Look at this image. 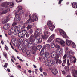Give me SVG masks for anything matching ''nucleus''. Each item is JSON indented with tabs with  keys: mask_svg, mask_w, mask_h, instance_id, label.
Listing matches in <instances>:
<instances>
[{
	"mask_svg": "<svg viewBox=\"0 0 77 77\" xmlns=\"http://www.w3.org/2000/svg\"><path fill=\"white\" fill-rule=\"evenodd\" d=\"M31 16V15H29L28 19L24 24V25H25L26 24H28L29 22L32 23L38 20V17H37L36 15L33 14L32 15V17Z\"/></svg>",
	"mask_w": 77,
	"mask_h": 77,
	"instance_id": "1",
	"label": "nucleus"
},
{
	"mask_svg": "<svg viewBox=\"0 0 77 77\" xmlns=\"http://www.w3.org/2000/svg\"><path fill=\"white\" fill-rule=\"evenodd\" d=\"M29 45L30 46V47H32V49L33 50H39L42 46L41 45H38L37 46H33V42H30L28 43Z\"/></svg>",
	"mask_w": 77,
	"mask_h": 77,
	"instance_id": "2",
	"label": "nucleus"
},
{
	"mask_svg": "<svg viewBox=\"0 0 77 77\" xmlns=\"http://www.w3.org/2000/svg\"><path fill=\"white\" fill-rule=\"evenodd\" d=\"M55 63L54 61L53 60H50L46 61L45 65L47 66H49L50 67L52 66L53 65H54Z\"/></svg>",
	"mask_w": 77,
	"mask_h": 77,
	"instance_id": "3",
	"label": "nucleus"
},
{
	"mask_svg": "<svg viewBox=\"0 0 77 77\" xmlns=\"http://www.w3.org/2000/svg\"><path fill=\"white\" fill-rule=\"evenodd\" d=\"M10 11V9L8 7H7L5 8L0 9V15H3L7 13V12Z\"/></svg>",
	"mask_w": 77,
	"mask_h": 77,
	"instance_id": "4",
	"label": "nucleus"
},
{
	"mask_svg": "<svg viewBox=\"0 0 77 77\" xmlns=\"http://www.w3.org/2000/svg\"><path fill=\"white\" fill-rule=\"evenodd\" d=\"M59 32L60 35H61L64 38H65L66 39L68 38V37L67 36V35H66L65 32L63 30L60 29Z\"/></svg>",
	"mask_w": 77,
	"mask_h": 77,
	"instance_id": "5",
	"label": "nucleus"
},
{
	"mask_svg": "<svg viewBox=\"0 0 77 77\" xmlns=\"http://www.w3.org/2000/svg\"><path fill=\"white\" fill-rule=\"evenodd\" d=\"M42 31H41V29H38L35 31L34 34V36H35V37H37L39 35L42 34Z\"/></svg>",
	"mask_w": 77,
	"mask_h": 77,
	"instance_id": "6",
	"label": "nucleus"
},
{
	"mask_svg": "<svg viewBox=\"0 0 77 77\" xmlns=\"http://www.w3.org/2000/svg\"><path fill=\"white\" fill-rule=\"evenodd\" d=\"M51 56L53 58H55V59H58L59 57V56L57 54L56 52L53 51L51 53Z\"/></svg>",
	"mask_w": 77,
	"mask_h": 77,
	"instance_id": "7",
	"label": "nucleus"
},
{
	"mask_svg": "<svg viewBox=\"0 0 77 77\" xmlns=\"http://www.w3.org/2000/svg\"><path fill=\"white\" fill-rule=\"evenodd\" d=\"M20 21V16L19 14H17L15 15L14 22L18 23Z\"/></svg>",
	"mask_w": 77,
	"mask_h": 77,
	"instance_id": "8",
	"label": "nucleus"
},
{
	"mask_svg": "<svg viewBox=\"0 0 77 77\" xmlns=\"http://www.w3.org/2000/svg\"><path fill=\"white\" fill-rule=\"evenodd\" d=\"M56 41L57 42H59L63 47H64L65 45V42L63 40H62L59 38H57L56 39Z\"/></svg>",
	"mask_w": 77,
	"mask_h": 77,
	"instance_id": "9",
	"label": "nucleus"
},
{
	"mask_svg": "<svg viewBox=\"0 0 77 77\" xmlns=\"http://www.w3.org/2000/svg\"><path fill=\"white\" fill-rule=\"evenodd\" d=\"M70 62L72 63L73 62L74 63H75L77 59L75 57L72 56L70 58Z\"/></svg>",
	"mask_w": 77,
	"mask_h": 77,
	"instance_id": "10",
	"label": "nucleus"
},
{
	"mask_svg": "<svg viewBox=\"0 0 77 77\" xmlns=\"http://www.w3.org/2000/svg\"><path fill=\"white\" fill-rule=\"evenodd\" d=\"M60 51L58 50H57L56 51V53L59 56L60 55H62V53H63V49L62 48H60Z\"/></svg>",
	"mask_w": 77,
	"mask_h": 77,
	"instance_id": "11",
	"label": "nucleus"
},
{
	"mask_svg": "<svg viewBox=\"0 0 77 77\" xmlns=\"http://www.w3.org/2000/svg\"><path fill=\"white\" fill-rule=\"evenodd\" d=\"M10 20L9 17H7L5 16L4 18L2 20L3 23H7V22L9 21Z\"/></svg>",
	"mask_w": 77,
	"mask_h": 77,
	"instance_id": "12",
	"label": "nucleus"
},
{
	"mask_svg": "<svg viewBox=\"0 0 77 77\" xmlns=\"http://www.w3.org/2000/svg\"><path fill=\"white\" fill-rule=\"evenodd\" d=\"M10 27V24L9 23H6L3 27V29L4 30H8Z\"/></svg>",
	"mask_w": 77,
	"mask_h": 77,
	"instance_id": "13",
	"label": "nucleus"
},
{
	"mask_svg": "<svg viewBox=\"0 0 77 77\" xmlns=\"http://www.w3.org/2000/svg\"><path fill=\"white\" fill-rule=\"evenodd\" d=\"M55 36V34H52L49 38L48 40V42H51L52 40L54 39V37Z\"/></svg>",
	"mask_w": 77,
	"mask_h": 77,
	"instance_id": "14",
	"label": "nucleus"
},
{
	"mask_svg": "<svg viewBox=\"0 0 77 77\" xmlns=\"http://www.w3.org/2000/svg\"><path fill=\"white\" fill-rule=\"evenodd\" d=\"M66 43L68 46H70V45L72 43V42L71 41L66 40Z\"/></svg>",
	"mask_w": 77,
	"mask_h": 77,
	"instance_id": "15",
	"label": "nucleus"
},
{
	"mask_svg": "<svg viewBox=\"0 0 77 77\" xmlns=\"http://www.w3.org/2000/svg\"><path fill=\"white\" fill-rule=\"evenodd\" d=\"M72 7L75 9H76L77 8V2H73L72 3Z\"/></svg>",
	"mask_w": 77,
	"mask_h": 77,
	"instance_id": "16",
	"label": "nucleus"
},
{
	"mask_svg": "<svg viewBox=\"0 0 77 77\" xmlns=\"http://www.w3.org/2000/svg\"><path fill=\"white\" fill-rule=\"evenodd\" d=\"M40 56L41 59H44V58H45L46 56H45V53H40Z\"/></svg>",
	"mask_w": 77,
	"mask_h": 77,
	"instance_id": "17",
	"label": "nucleus"
},
{
	"mask_svg": "<svg viewBox=\"0 0 77 77\" xmlns=\"http://www.w3.org/2000/svg\"><path fill=\"white\" fill-rule=\"evenodd\" d=\"M52 73L54 75H56L57 74V70L56 69H53L52 70Z\"/></svg>",
	"mask_w": 77,
	"mask_h": 77,
	"instance_id": "18",
	"label": "nucleus"
},
{
	"mask_svg": "<svg viewBox=\"0 0 77 77\" xmlns=\"http://www.w3.org/2000/svg\"><path fill=\"white\" fill-rule=\"evenodd\" d=\"M41 37L43 38V39H44V40H45V39H47L48 38V35H41Z\"/></svg>",
	"mask_w": 77,
	"mask_h": 77,
	"instance_id": "19",
	"label": "nucleus"
},
{
	"mask_svg": "<svg viewBox=\"0 0 77 77\" xmlns=\"http://www.w3.org/2000/svg\"><path fill=\"white\" fill-rule=\"evenodd\" d=\"M14 30V28H11L10 30H9L8 32V35H12V33H13V32Z\"/></svg>",
	"mask_w": 77,
	"mask_h": 77,
	"instance_id": "20",
	"label": "nucleus"
},
{
	"mask_svg": "<svg viewBox=\"0 0 77 77\" xmlns=\"http://www.w3.org/2000/svg\"><path fill=\"white\" fill-rule=\"evenodd\" d=\"M46 58H50V54L48 52H46L45 53Z\"/></svg>",
	"mask_w": 77,
	"mask_h": 77,
	"instance_id": "21",
	"label": "nucleus"
},
{
	"mask_svg": "<svg viewBox=\"0 0 77 77\" xmlns=\"http://www.w3.org/2000/svg\"><path fill=\"white\" fill-rule=\"evenodd\" d=\"M7 4L9 6H14V3L13 2H8Z\"/></svg>",
	"mask_w": 77,
	"mask_h": 77,
	"instance_id": "22",
	"label": "nucleus"
},
{
	"mask_svg": "<svg viewBox=\"0 0 77 77\" xmlns=\"http://www.w3.org/2000/svg\"><path fill=\"white\" fill-rule=\"evenodd\" d=\"M18 35L19 37H23L24 36V35H23V32H22L21 31L19 33Z\"/></svg>",
	"mask_w": 77,
	"mask_h": 77,
	"instance_id": "23",
	"label": "nucleus"
},
{
	"mask_svg": "<svg viewBox=\"0 0 77 77\" xmlns=\"http://www.w3.org/2000/svg\"><path fill=\"white\" fill-rule=\"evenodd\" d=\"M55 27V26H54L52 25L50 26H49V28L50 29V30L51 31H53L54 29V28Z\"/></svg>",
	"mask_w": 77,
	"mask_h": 77,
	"instance_id": "24",
	"label": "nucleus"
},
{
	"mask_svg": "<svg viewBox=\"0 0 77 77\" xmlns=\"http://www.w3.org/2000/svg\"><path fill=\"white\" fill-rule=\"evenodd\" d=\"M50 47V45L49 44H47L45 45L43 48V49H45V48H48Z\"/></svg>",
	"mask_w": 77,
	"mask_h": 77,
	"instance_id": "25",
	"label": "nucleus"
},
{
	"mask_svg": "<svg viewBox=\"0 0 77 77\" xmlns=\"http://www.w3.org/2000/svg\"><path fill=\"white\" fill-rule=\"evenodd\" d=\"M12 43L14 45H18V43H17V42H15V40L13 39L12 40Z\"/></svg>",
	"mask_w": 77,
	"mask_h": 77,
	"instance_id": "26",
	"label": "nucleus"
},
{
	"mask_svg": "<svg viewBox=\"0 0 77 77\" xmlns=\"http://www.w3.org/2000/svg\"><path fill=\"white\" fill-rule=\"evenodd\" d=\"M47 24L48 27L51 26L53 25H52V23H51V22L50 21H48Z\"/></svg>",
	"mask_w": 77,
	"mask_h": 77,
	"instance_id": "27",
	"label": "nucleus"
},
{
	"mask_svg": "<svg viewBox=\"0 0 77 77\" xmlns=\"http://www.w3.org/2000/svg\"><path fill=\"white\" fill-rule=\"evenodd\" d=\"M14 30H17V31H19L18 29H19V27H18L17 26H15L13 28Z\"/></svg>",
	"mask_w": 77,
	"mask_h": 77,
	"instance_id": "28",
	"label": "nucleus"
},
{
	"mask_svg": "<svg viewBox=\"0 0 77 77\" xmlns=\"http://www.w3.org/2000/svg\"><path fill=\"white\" fill-rule=\"evenodd\" d=\"M21 32H22L24 36H25V35H26V33H27V32L26 30H23Z\"/></svg>",
	"mask_w": 77,
	"mask_h": 77,
	"instance_id": "29",
	"label": "nucleus"
},
{
	"mask_svg": "<svg viewBox=\"0 0 77 77\" xmlns=\"http://www.w3.org/2000/svg\"><path fill=\"white\" fill-rule=\"evenodd\" d=\"M13 32L14 35H17L18 33V31L14 30Z\"/></svg>",
	"mask_w": 77,
	"mask_h": 77,
	"instance_id": "30",
	"label": "nucleus"
},
{
	"mask_svg": "<svg viewBox=\"0 0 77 77\" xmlns=\"http://www.w3.org/2000/svg\"><path fill=\"white\" fill-rule=\"evenodd\" d=\"M38 41V44H40L41 42H42V39L41 38H39L38 39H37Z\"/></svg>",
	"mask_w": 77,
	"mask_h": 77,
	"instance_id": "31",
	"label": "nucleus"
},
{
	"mask_svg": "<svg viewBox=\"0 0 77 77\" xmlns=\"http://www.w3.org/2000/svg\"><path fill=\"white\" fill-rule=\"evenodd\" d=\"M23 9V8L22 6L19 5L18 6V7L17 8V9H18V11H19L20 10H21Z\"/></svg>",
	"mask_w": 77,
	"mask_h": 77,
	"instance_id": "32",
	"label": "nucleus"
},
{
	"mask_svg": "<svg viewBox=\"0 0 77 77\" xmlns=\"http://www.w3.org/2000/svg\"><path fill=\"white\" fill-rule=\"evenodd\" d=\"M65 69L66 71L67 72H68L69 71V69L68 66H66L65 67Z\"/></svg>",
	"mask_w": 77,
	"mask_h": 77,
	"instance_id": "33",
	"label": "nucleus"
},
{
	"mask_svg": "<svg viewBox=\"0 0 77 77\" xmlns=\"http://www.w3.org/2000/svg\"><path fill=\"white\" fill-rule=\"evenodd\" d=\"M32 25H28L27 27V30H29V29H30L31 28H32Z\"/></svg>",
	"mask_w": 77,
	"mask_h": 77,
	"instance_id": "34",
	"label": "nucleus"
},
{
	"mask_svg": "<svg viewBox=\"0 0 77 77\" xmlns=\"http://www.w3.org/2000/svg\"><path fill=\"white\" fill-rule=\"evenodd\" d=\"M67 64L68 66H71V65H72V64L70 63L69 60V59H67Z\"/></svg>",
	"mask_w": 77,
	"mask_h": 77,
	"instance_id": "35",
	"label": "nucleus"
},
{
	"mask_svg": "<svg viewBox=\"0 0 77 77\" xmlns=\"http://www.w3.org/2000/svg\"><path fill=\"white\" fill-rule=\"evenodd\" d=\"M71 45L73 48H75V47H76V45H75V44L74 43H72H72Z\"/></svg>",
	"mask_w": 77,
	"mask_h": 77,
	"instance_id": "36",
	"label": "nucleus"
},
{
	"mask_svg": "<svg viewBox=\"0 0 77 77\" xmlns=\"http://www.w3.org/2000/svg\"><path fill=\"white\" fill-rule=\"evenodd\" d=\"M55 44L53 43H51V48H54Z\"/></svg>",
	"mask_w": 77,
	"mask_h": 77,
	"instance_id": "37",
	"label": "nucleus"
},
{
	"mask_svg": "<svg viewBox=\"0 0 77 77\" xmlns=\"http://www.w3.org/2000/svg\"><path fill=\"white\" fill-rule=\"evenodd\" d=\"M3 53L5 57V58H6L7 57V54L5 52H3Z\"/></svg>",
	"mask_w": 77,
	"mask_h": 77,
	"instance_id": "38",
	"label": "nucleus"
},
{
	"mask_svg": "<svg viewBox=\"0 0 77 77\" xmlns=\"http://www.w3.org/2000/svg\"><path fill=\"white\" fill-rule=\"evenodd\" d=\"M65 50V52H66L67 53H68V48L66 47Z\"/></svg>",
	"mask_w": 77,
	"mask_h": 77,
	"instance_id": "39",
	"label": "nucleus"
},
{
	"mask_svg": "<svg viewBox=\"0 0 77 77\" xmlns=\"http://www.w3.org/2000/svg\"><path fill=\"white\" fill-rule=\"evenodd\" d=\"M59 59L55 58V61H56L55 63L56 64H57V63H58V62H59Z\"/></svg>",
	"mask_w": 77,
	"mask_h": 77,
	"instance_id": "40",
	"label": "nucleus"
},
{
	"mask_svg": "<svg viewBox=\"0 0 77 77\" xmlns=\"http://www.w3.org/2000/svg\"><path fill=\"white\" fill-rule=\"evenodd\" d=\"M33 33V30H32V29H31L29 31V33H30V34H32V33Z\"/></svg>",
	"mask_w": 77,
	"mask_h": 77,
	"instance_id": "41",
	"label": "nucleus"
},
{
	"mask_svg": "<svg viewBox=\"0 0 77 77\" xmlns=\"http://www.w3.org/2000/svg\"><path fill=\"white\" fill-rule=\"evenodd\" d=\"M5 65H4V68H7V65H8L7 63H5Z\"/></svg>",
	"mask_w": 77,
	"mask_h": 77,
	"instance_id": "42",
	"label": "nucleus"
},
{
	"mask_svg": "<svg viewBox=\"0 0 77 77\" xmlns=\"http://www.w3.org/2000/svg\"><path fill=\"white\" fill-rule=\"evenodd\" d=\"M16 23V22H14L12 24V26H16V25H17V24Z\"/></svg>",
	"mask_w": 77,
	"mask_h": 77,
	"instance_id": "43",
	"label": "nucleus"
},
{
	"mask_svg": "<svg viewBox=\"0 0 77 77\" xmlns=\"http://www.w3.org/2000/svg\"><path fill=\"white\" fill-rule=\"evenodd\" d=\"M69 52H68L69 53V55L70 54H72V51L69 50Z\"/></svg>",
	"mask_w": 77,
	"mask_h": 77,
	"instance_id": "44",
	"label": "nucleus"
},
{
	"mask_svg": "<svg viewBox=\"0 0 77 77\" xmlns=\"http://www.w3.org/2000/svg\"><path fill=\"white\" fill-rule=\"evenodd\" d=\"M31 53V52H29V51H27L26 52V54L27 55H29V54H30Z\"/></svg>",
	"mask_w": 77,
	"mask_h": 77,
	"instance_id": "45",
	"label": "nucleus"
},
{
	"mask_svg": "<svg viewBox=\"0 0 77 77\" xmlns=\"http://www.w3.org/2000/svg\"><path fill=\"white\" fill-rule=\"evenodd\" d=\"M75 73V70L74 69H73L72 71V74H74Z\"/></svg>",
	"mask_w": 77,
	"mask_h": 77,
	"instance_id": "46",
	"label": "nucleus"
},
{
	"mask_svg": "<svg viewBox=\"0 0 77 77\" xmlns=\"http://www.w3.org/2000/svg\"><path fill=\"white\" fill-rule=\"evenodd\" d=\"M20 14H24V11L22 10H21L20 12Z\"/></svg>",
	"mask_w": 77,
	"mask_h": 77,
	"instance_id": "47",
	"label": "nucleus"
},
{
	"mask_svg": "<svg viewBox=\"0 0 77 77\" xmlns=\"http://www.w3.org/2000/svg\"><path fill=\"white\" fill-rule=\"evenodd\" d=\"M5 49L6 50H9V48H8V47L6 46V45H5Z\"/></svg>",
	"mask_w": 77,
	"mask_h": 77,
	"instance_id": "48",
	"label": "nucleus"
},
{
	"mask_svg": "<svg viewBox=\"0 0 77 77\" xmlns=\"http://www.w3.org/2000/svg\"><path fill=\"white\" fill-rule=\"evenodd\" d=\"M26 38H29V34L27 33L26 34Z\"/></svg>",
	"mask_w": 77,
	"mask_h": 77,
	"instance_id": "49",
	"label": "nucleus"
},
{
	"mask_svg": "<svg viewBox=\"0 0 77 77\" xmlns=\"http://www.w3.org/2000/svg\"><path fill=\"white\" fill-rule=\"evenodd\" d=\"M66 54H65L64 55V56L63 57V59H65V58H66Z\"/></svg>",
	"mask_w": 77,
	"mask_h": 77,
	"instance_id": "50",
	"label": "nucleus"
},
{
	"mask_svg": "<svg viewBox=\"0 0 77 77\" xmlns=\"http://www.w3.org/2000/svg\"><path fill=\"white\" fill-rule=\"evenodd\" d=\"M69 68L70 69H72L74 67H73V66H72V65L69 66Z\"/></svg>",
	"mask_w": 77,
	"mask_h": 77,
	"instance_id": "51",
	"label": "nucleus"
},
{
	"mask_svg": "<svg viewBox=\"0 0 77 77\" xmlns=\"http://www.w3.org/2000/svg\"><path fill=\"white\" fill-rule=\"evenodd\" d=\"M17 2V3H20V2H21L22 1V0H15Z\"/></svg>",
	"mask_w": 77,
	"mask_h": 77,
	"instance_id": "52",
	"label": "nucleus"
},
{
	"mask_svg": "<svg viewBox=\"0 0 77 77\" xmlns=\"http://www.w3.org/2000/svg\"><path fill=\"white\" fill-rule=\"evenodd\" d=\"M62 73L64 75L66 74V72L64 70H63L62 71Z\"/></svg>",
	"mask_w": 77,
	"mask_h": 77,
	"instance_id": "53",
	"label": "nucleus"
},
{
	"mask_svg": "<svg viewBox=\"0 0 77 77\" xmlns=\"http://www.w3.org/2000/svg\"><path fill=\"white\" fill-rule=\"evenodd\" d=\"M43 74L44 75H45V76L47 75V73L45 72H43Z\"/></svg>",
	"mask_w": 77,
	"mask_h": 77,
	"instance_id": "54",
	"label": "nucleus"
},
{
	"mask_svg": "<svg viewBox=\"0 0 77 77\" xmlns=\"http://www.w3.org/2000/svg\"><path fill=\"white\" fill-rule=\"evenodd\" d=\"M55 47L57 48H59L60 47V46H59V45L57 44L56 45Z\"/></svg>",
	"mask_w": 77,
	"mask_h": 77,
	"instance_id": "55",
	"label": "nucleus"
},
{
	"mask_svg": "<svg viewBox=\"0 0 77 77\" xmlns=\"http://www.w3.org/2000/svg\"><path fill=\"white\" fill-rule=\"evenodd\" d=\"M39 70L41 72H42V67H40Z\"/></svg>",
	"mask_w": 77,
	"mask_h": 77,
	"instance_id": "56",
	"label": "nucleus"
},
{
	"mask_svg": "<svg viewBox=\"0 0 77 77\" xmlns=\"http://www.w3.org/2000/svg\"><path fill=\"white\" fill-rule=\"evenodd\" d=\"M58 63L59 64H61L62 63V61L60 60H59L58 61Z\"/></svg>",
	"mask_w": 77,
	"mask_h": 77,
	"instance_id": "57",
	"label": "nucleus"
},
{
	"mask_svg": "<svg viewBox=\"0 0 77 77\" xmlns=\"http://www.w3.org/2000/svg\"><path fill=\"white\" fill-rule=\"evenodd\" d=\"M63 62L64 63H65L66 62V59H65L64 60H63Z\"/></svg>",
	"mask_w": 77,
	"mask_h": 77,
	"instance_id": "58",
	"label": "nucleus"
},
{
	"mask_svg": "<svg viewBox=\"0 0 77 77\" xmlns=\"http://www.w3.org/2000/svg\"><path fill=\"white\" fill-rule=\"evenodd\" d=\"M48 32H44V34L45 35H47V34H48Z\"/></svg>",
	"mask_w": 77,
	"mask_h": 77,
	"instance_id": "59",
	"label": "nucleus"
},
{
	"mask_svg": "<svg viewBox=\"0 0 77 77\" xmlns=\"http://www.w3.org/2000/svg\"><path fill=\"white\" fill-rule=\"evenodd\" d=\"M61 3H62V1H61V0H60L58 4H61Z\"/></svg>",
	"mask_w": 77,
	"mask_h": 77,
	"instance_id": "60",
	"label": "nucleus"
},
{
	"mask_svg": "<svg viewBox=\"0 0 77 77\" xmlns=\"http://www.w3.org/2000/svg\"><path fill=\"white\" fill-rule=\"evenodd\" d=\"M7 71L8 72H11V70H10V69H7Z\"/></svg>",
	"mask_w": 77,
	"mask_h": 77,
	"instance_id": "61",
	"label": "nucleus"
},
{
	"mask_svg": "<svg viewBox=\"0 0 77 77\" xmlns=\"http://www.w3.org/2000/svg\"><path fill=\"white\" fill-rule=\"evenodd\" d=\"M74 74H75L77 75V70H75Z\"/></svg>",
	"mask_w": 77,
	"mask_h": 77,
	"instance_id": "62",
	"label": "nucleus"
},
{
	"mask_svg": "<svg viewBox=\"0 0 77 77\" xmlns=\"http://www.w3.org/2000/svg\"><path fill=\"white\" fill-rule=\"evenodd\" d=\"M72 75H73V76L74 77H77V75H75L74 74H73Z\"/></svg>",
	"mask_w": 77,
	"mask_h": 77,
	"instance_id": "63",
	"label": "nucleus"
},
{
	"mask_svg": "<svg viewBox=\"0 0 77 77\" xmlns=\"http://www.w3.org/2000/svg\"><path fill=\"white\" fill-rule=\"evenodd\" d=\"M66 77H72L70 75H68Z\"/></svg>",
	"mask_w": 77,
	"mask_h": 77,
	"instance_id": "64",
	"label": "nucleus"
}]
</instances>
